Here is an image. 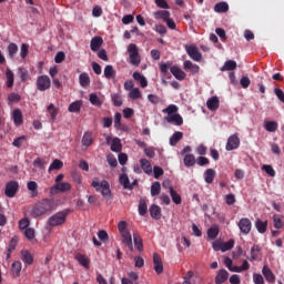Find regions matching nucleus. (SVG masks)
<instances>
[{
	"label": "nucleus",
	"instance_id": "obj_1",
	"mask_svg": "<svg viewBox=\"0 0 284 284\" xmlns=\"http://www.w3.org/2000/svg\"><path fill=\"white\" fill-rule=\"evenodd\" d=\"M163 114H166L164 118L166 123H172L173 125H182L183 116L179 114V106L176 104H170L168 108L162 110Z\"/></svg>",
	"mask_w": 284,
	"mask_h": 284
},
{
	"label": "nucleus",
	"instance_id": "obj_2",
	"mask_svg": "<svg viewBox=\"0 0 284 284\" xmlns=\"http://www.w3.org/2000/svg\"><path fill=\"white\" fill-rule=\"evenodd\" d=\"M91 185L97 192H101L102 196L106 201H110V199H112V191L110 190V182H108V180L99 181V178H94Z\"/></svg>",
	"mask_w": 284,
	"mask_h": 284
},
{
	"label": "nucleus",
	"instance_id": "obj_3",
	"mask_svg": "<svg viewBox=\"0 0 284 284\" xmlns=\"http://www.w3.org/2000/svg\"><path fill=\"white\" fill-rule=\"evenodd\" d=\"M126 52L129 53V63L131 65H141V54H139V47L135 43H130L128 45Z\"/></svg>",
	"mask_w": 284,
	"mask_h": 284
},
{
	"label": "nucleus",
	"instance_id": "obj_4",
	"mask_svg": "<svg viewBox=\"0 0 284 284\" xmlns=\"http://www.w3.org/2000/svg\"><path fill=\"white\" fill-rule=\"evenodd\" d=\"M65 219H68V213L58 212L48 219L49 227H59V225H63L65 223Z\"/></svg>",
	"mask_w": 284,
	"mask_h": 284
},
{
	"label": "nucleus",
	"instance_id": "obj_5",
	"mask_svg": "<svg viewBox=\"0 0 284 284\" xmlns=\"http://www.w3.org/2000/svg\"><path fill=\"white\" fill-rule=\"evenodd\" d=\"M36 85L40 92H45V90H50V87L52 85V80H50V77L48 75H39L37 78Z\"/></svg>",
	"mask_w": 284,
	"mask_h": 284
},
{
	"label": "nucleus",
	"instance_id": "obj_6",
	"mask_svg": "<svg viewBox=\"0 0 284 284\" xmlns=\"http://www.w3.org/2000/svg\"><path fill=\"white\" fill-rule=\"evenodd\" d=\"M237 227L244 236H247L252 232V220L248 217H242L237 222Z\"/></svg>",
	"mask_w": 284,
	"mask_h": 284
},
{
	"label": "nucleus",
	"instance_id": "obj_7",
	"mask_svg": "<svg viewBox=\"0 0 284 284\" xmlns=\"http://www.w3.org/2000/svg\"><path fill=\"white\" fill-rule=\"evenodd\" d=\"M17 192H19V182L10 181L6 184L4 194L8 199H14V196H17Z\"/></svg>",
	"mask_w": 284,
	"mask_h": 284
},
{
	"label": "nucleus",
	"instance_id": "obj_8",
	"mask_svg": "<svg viewBox=\"0 0 284 284\" xmlns=\"http://www.w3.org/2000/svg\"><path fill=\"white\" fill-rule=\"evenodd\" d=\"M240 145H241V139L239 138V133H235L227 139L225 150L227 152H232V150H239Z\"/></svg>",
	"mask_w": 284,
	"mask_h": 284
},
{
	"label": "nucleus",
	"instance_id": "obj_9",
	"mask_svg": "<svg viewBox=\"0 0 284 284\" xmlns=\"http://www.w3.org/2000/svg\"><path fill=\"white\" fill-rule=\"evenodd\" d=\"M71 190L72 185L69 182H61L51 186L50 194H59V192H70Z\"/></svg>",
	"mask_w": 284,
	"mask_h": 284
},
{
	"label": "nucleus",
	"instance_id": "obj_10",
	"mask_svg": "<svg viewBox=\"0 0 284 284\" xmlns=\"http://www.w3.org/2000/svg\"><path fill=\"white\" fill-rule=\"evenodd\" d=\"M186 54L193 60V61H201L203 59V54H201V51H199V48L194 45H187L185 47Z\"/></svg>",
	"mask_w": 284,
	"mask_h": 284
},
{
	"label": "nucleus",
	"instance_id": "obj_11",
	"mask_svg": "<svg viewBox=\"0 0 284 284\" xmlns=\"http://www.w3.org/2000/svg\"><path fill=\"white\" fill-rule=\"evenodd\" d=\"M120 236H122V243L128 246L130 252H134V245L132 244V234L130 231H126L125 233H120Z\"/></svg>",
	"mask_w": 284,
	"mask_h": 284
},
{
	"label": "nucleus",
	"instance_id": "obj_12",
	"mask_svg": "<svg viewBox=\"0 0 284 284\" xmlns=\"http://www.w3.org/2000/svg\"><path fill=\"white\" fill-rule=\"evenodd\" d=\"M153 265L156 274H163V261L161 260V255H159V253L153 254Z\"/></svg>",
	"mask_w": 284,
	"mask_h": 284
},
{
	"label": "nucleus",
	"instance_id": "obj_13",
	"mask_svg": "<svg viewBox=\"0 0 284 284\" xmlns=\"http://www.w3.org/2000/svg\"><path fill=\"white\" fill-rule=\"evenodd\" d=\"M120 185H123L124 190H132L134 187V184L136 183V180L133 183H130V178L128 174L122 173L119 178Z\"/></svg>",
	"mask_w": 284,
	"mask_h": 284
},
{
	"label": "nucleus",
	"instance_id": "obj_14",
	"mask_svg": "<svg viewBox=\"0 0 284 284\" xmlns=\"http://www.w3.org/2000/svg\"><path fill=\"white\" fill-rule=\"evenodd\" d=\"M262 274H263L264 278L267 281V283H274V281H276V276L274 275L272 270L270 267H267V265L263 266Z\"/></svg>",
	"mask_w": 284,
	"mask_h": 284
},
{
	"label": "nucleus",
	"instance_id": "obj_15",
	"mask_svg": "<svg viewBox=\"0 0 284 284\" xmlns=\"http://www.w3.org/2000/svg\"><path fill=\"white\" fill-rule=\"evenodd\" d=\"M184 70H189L191 74H199L201 68L197 64L192 63L190 60H185L183 63Z\"/></svg>",
	"mask_w": 284,
	"mask_h": 284
},
{
	"label": "nucleus",
	"instance_id": "obj_16",
	"mask_svg": "<svg viewBox=\"0 0 284 284\" xmlns=\"http://www.w3.org/2000/svg\"><path fill=\"white\" fill-rule=\"evenodd\" d=\"M89 101L91 103V105H95V108H101L103 105V97L100 98L97 93H91L89 95Z\"/></svg>",
	"mask_w": 284,
	"mask_h": 284
},
{
	"label": "nucleus",
	"instance_id": "obj_17",
	"mask_svg": "<svg viewBox=\"0 0 284 284\" xmlns=\"http://www.w3.org/2000/svg\"><path fill=\"white\" fill-rule=\"evenodd\" d=\"M171 74L178 79V81H183L185 79V73L182 68L176 65L171 67Z\"/></svg>",
	"mask_w": 284,
	"mask_h": 284
},
{
	"label": "nucleus",
	"instance_id": "obj_18",
	"mask_svg": "<svg viewBox=\"0 0 284 284\" xmlns=\"http://www.w3.org/2000/svg\"><path fill=\"white\" fill-rule=\"evenodd\" d=\"M12 119H13V123H14V125H17V128H19V125H22L23 124V113H21V110H19V109L13 110Z\"/></svg>",
	"mask_w": 284,
	"mask_h": 284
},
{
	"label": "nucleus",
	"instance_id": "obj_19",
	"mask_svg": "<svg viewBox=\"0 0 284 284\" xmlns=\"http://www.w3.org/2000/svg\"><path fill=\"white\" fill-rule=\"evenodd\" d=\"M230 276V273L225 271V268H222L217 272L215 276V283L216 284H223L224 282L227 281V277Z\"/></svg>",
	"mask_w": 284,
	"mask_h": 284
},
{
	"label": "nucleus",
	"instance_id": "obj_20",
	"mask_svg": "<svg viewBox=\"0 0 284 284\" xmlns=\"http://www.w3.org/2000/svg\"><path fill=\"white\" fill-rule=\"evenodd\" d=\"M39 205L44 210L45 213L52 212L54 210V201L53 200H42Z\"/></svg>",
	"mask_w": 284,
	"mask_h": 284
},
{
	"label": "nucleus",
	"instance_id": "obj_21",
	"mask_svg": "<svg viewBox=\"0 0 284 284\" xmlns=\"http://www.w3.org/2000/svg\"><path fill=\"white\" fill-rule=\"evenodd\" d=\"M220 105L219 97H212L206 101V108L211 110V112L216 111Z\"/></svg>",
	"mask_w": 284,
	"mask_h": 284
},
{
	"label": "nucleus",
	"instance_id": "obj_22",
	"mask_svg": "<svg viewBox=\"0 0 284 284\" xmlns=\"http://www.w3.org/2000/svg\"><path fill=\"white\" fill-rule=\"evenodd\" d=\"M47 112L50 115L51 121H57V116H59V108L54 106L53 103H50L47 106Z\"/></svg>",
	"mask_w": 284,
	"mask_h": 284
},
{
	"label": "nucleus",
	"instance_id": "obj_23",
	"mask_svg": "<svg viewBox=\"0 0 284 284\" xmlns=\"http://www.w3.org/2000/svg\"><path fill=\"white\" fill-rule=\"evenodd\" d=\"M215 176H216V171H214V169H207L204 172V181H205V183H207L209 185L214 183Z\"/></svg>",
	"mask_w": 284,
	"mask_h": 284
},
{
	"label": "nucleus",
	"instance_id": "obj_24",
	"mask_svg": "<svg viewBox=\"0 0 284 284\" xmlns=\"http://www.w3.org/2000/svg\"><path fill=\"white\" fill-rule=\"evenodd\" d=\"M101 45H103V38L94 37L91 39L90 48L93 52H97Z\"/></svg>",
	"mask_w": 284,
	"mask_h": 284
},
{
	"label": "nucleus",
	"instance_id": "obj_25",
	"mask_svg": "<svg viewBox=\"0 0 284 284\" xmlns=\"http://www.w3.org/2000/svg\"><path fill=\"white\" fill-rule=\"evenodd\" d=\"M140 165L145 174H152V163L148 159H141Z\"/></svg>",
	"mask_w": 284,
	"mask_h": 284
},
{
	"label": "nucleus",
	"instance_id": "obj_26",
	"mask_svg": "<svg viewBox=\"0 0 284 284\" xmlns=\"http://www.w3.org/2000/svg\"><path fill=\"white\" fill-rule=\"evenodd\" d=\"M255 227L258 234H265V232H267V221L263 222L261 219H257L255 221Z\"/></svg>",
	"mask_w": 284,
	"mask_h": 284
},
{
	"label": "nucleus",
	"instance_id": "obj_27",
	"mask_svg": "<svg viewBox=\"0 0 284 284\" xmlns=\"http://www.w3.org/2000/svg\"><path fill=\"white\" fill-rule=\"evenodd\" d=\"M182 139H183V132L178 131V132H174V133L171 135V138H170V140H169V143H170V145H171L172 148H174V146L179 143V141H181Z\"/></svg>",
	"mask_w": 284,
	"mask_h": 284
},
{
	"label": "nucleus",
	"instance_id": "obj_28",
	"mask_svg": "<svg viewBox=\"0 0 284 284\" xmlns=\"http://www.w3.org/2000/svg\"><path fill=\"white\" fill-rule=\"evenodd\" d=\"M219 232H221V230L219 229L217 224H213L206 232L207 237L211 241H214V239H216V236H219Z\"/></svg>",
	"mask_w": 284,
	"mask_h": 284
},
{
	"label": "nucleus",
	"instance_id": "obj_29",
	"mask_svg": "<svg viewBox=\"0 0 284 284\" xmlns=\"http://www.w3.org/2000/svg\"><path fill=\"white\" fill-rule=\"evenodd\" d=\"M75 260L78 261V263H80V265H82V267H85L87 270L90 267V258H88V256L78 253L75 255Z\"/></svg>",
	"mask_w": 284,
	"mask_h": 284
},
{
	"label": "nucleus",
	"instance_id": "obj_30",
	"mask_svg": "<svg viewBox=\"0 0 284 284\" xmlns=\"http://www.w3.org/2000/svg\"><path fill=\"white\" fill-rule=\"evenodd\" d=\"M150 214L152 219H155V221H159V219H161V207L156 204L151 205Z\"/></svg>",
	"mask_w": 284,
	"mask_h": 284
},
{
	"label": "nucleus",
	"instance_id": "obj_31",
	"mask_svg": "<svg viewBox=\"0 0 284 284\" xmlns=\"http://www.w3.org/2000/svg\"><path fill=\"white\" fill-rule=\"evenodd\" d=\"M185 168H194L196 165V158L194 154H186L183 159Z\"/></svg>",
	"mask_w": 284,
	"mask_h": 284
},
{
	"label": "nucleus",
	"instance_id": "obj_32",
	"mask_svg": "<svg viewBox=\"0 0 284 284\" xmlns=\"http://www.w3.org/2000/svg\"><path fill=\"white\" fill-rule=\"evenodd\" d=\"M133 243L138 252H143V240L141 239L140 234H133Z\"/></svg>",
	"mask_w": 284,
	"mask_h": 284
},
{
	"label": "nucleus",
	"instance_id": "obj_33",
	"mask_svg": "<svg viewBox=\"0 0 284 284\" xmlns=\"http://www.w3.org/2000/svg\"><path fill=\"white\" fill-rule=\"evenodd\" d=\"M232 70H236V61L234 60L226 61L221 68V72H230Z\"/></svg>",
	"mask_w": 284,
	"mask_h": 284
},
{
	"label": "nucleus",
	"instance_id": "obj_34",
	"mask_svg": "<svg viewBox=\"0 0 284 284\" xmlns=\"http://www.w3.org/2000/svg\"><path fill=\"white\" fill-rule=\"evenodd\" d=\"M138 210L140 216H145V214H148V202L145 199H140Z\"/></svg>",
	"mask_w": 284,
	"mask_h": 284
},
{
	"label": "nucleus",
	"instance_id": "obj_35",
	"mask_svg": "<svg viewBox=\"0 0 284 284\" xmlns=\"http://www.w3.org/2000/svg\"><path fill=\"white\" fill-rule=\"evenodd\" d=\"M79 83L81 88H88L90 85V75L85 72L79 75Z\"/></svg>",
	"mask_w": 284,
	"mask_h": 284
},
{
	"label": "nucleus",
	"instance_id": "obj_36",
	"mask_svg": "<svg viewBox=\"0 0 284 284\" xmlns=\"http://www.w3.org/2000/svg\"><path fill=\"white\" fill-rule=\"evenodd\" d=\"M230 10V4L227 2H219L214 6V12L224 13Z\"/></svg>",
	"mask_w": 284,
	"mask_h": 284
},
{
	"label": "nucleus",
	"instance_id": "obj_37",
	"mask_svg": "<svg viewBox=\"0 0 284 284\" xmlns=\"http://www.w3.org/2000/svg\"><path fill=\"white\" fill-rule=\"evenodd\" d=\"M82 105H83V102L81 100H78V101L72 102L69 105L68 110H69V112L78 113V112H81Z\"/></svg>",
	"mask_w": 284,
	"mask_h": 284
},
{
	"label": "nucleus",
	"instance_id": "obj_38",
	"mask_svg": "<svg viewBox=\"0 0 284 284\" xmlns=\"http://www.w3.org/2000/svg\"><path fill=\"white\" fill-rule=\"evenodd\" d=\"M6 77H7V88H12V85H14V72H12L10 68H7Z\"/></svg>",
	"mask_w": 284,
	"mask_h": 284
},
{
	"label": "nucleus",
	"instance_id": "obj_39",
	"mask_svg": "<svg viewBox=\"0 0 284 284\" xmlns=\"http://www.w3.org/2000/svg\"><path fill=\"white\" fill-rule=\"evenodd\" d=\"M8 54H9V59H14V57L17 55V52H19V45H17V43H9L8 45Z\"/></svg>",
	"mask_w": 284,
	"mask_h": 284
},
{
	"label": "nucleus",
	"instance_id": "obj_40",
	"mask_svg": "<svg viewBox=\"0 0 284 284\" xmlns=\"http://www.w3.org/2000/svg\"><path fill=\"white\" fill-rule=\"evenodd\" d=\"M104 77L105 79H115L116 78V71H114V67L112 65H106L104 68Z\"/></svg>",
	"mask_w": 284,
	"mask_h": 284
},
{
	"label": "nucleus",
	"instance_id": "obj_41",
	"mask_svg": "<svg viewBox=\"0 0 284 284\" xmlns=\"http://www.w3.org/2000/svg\"><path fill=\"white\" fill-rule=\"evenodd\" d=\"M21 256L23 263L27 265H32V263H34V257H32V254H30L28 251H21Z\"/></svg>",
	"mask_w": 284,
	"mask_h": 284
},
{
	"label": "nucleus",
	"instance_id": "obj_42",
	"mask_svg": "<svg viewBox=\"0 0 284 284\" xmlns=\"http://www.w3.org/2000/svg\"><path fill=\"white\" fill-rule=\"evenodd\" d=\"M154 19H163L164 21L170 19V11L168 10H160V11H155L153 13Z\"/></svg>",
	"mask_w": 284,
	"mask_h": 284
},
{
	"label": "nucleus",
	"instance_id": "obj_43",
	"mask_svg": "<svg viewBox=\"0 0 284 284\" xmlns=\"http://www.w3.org/2000/svg\"><path fill=\"white\" fill-rule=\"evenodd\" d=\"M123 145L121 144V139L114 138L111 143V151L112 152H121Z\"/></svg>",
	"mask_w": 284,
	"mask_h": 284
},
{
	"label": "nucleus",
	"instance_id": "obj_44",
	"mask_svg": "<svg viewBox=\"0 0 284 284\" xmlns=\"http://www.w3.org/2000/svg\"><path fill=\"white\" fill-rule=\"evenodd\" d=\"M27 187L29 190V192H31L32 196H37V194H39V184H37V182L34 181H30L27 184Z\"/></svg>",
	"mask_w": 284,
	"mask_h": 284
},
{
	"label": "nucleus",
	"instance_id": "obj_45",
	"mask_svg": "<svg viewBox=\"0 0 284 284\" xmlns=\"http://www.w3.org/2000/svg\"><path fill=\"white\" fill-rule=\"evenodd\" d=\"M22 265L19 261H14L11 265V272L13 276H19L21 274Z\"/></svg>",
	"mask_w": 284,
	"mask_h": 284
},
{
	"label": "nucleus",
	"instance_id": "obj_46",
	"mask_svg": "<svg viewBox=\"0 0 284 284\" xmlns=\"http://www.w3.org/2000/svg\"><path fill=\"white\" fill-rule=\"evenodd\" d=\"M266 132H276L278 130V123L276 121H268L264 124Z\"/></svg>",
	"mask_w": 284,
	"mask_h": 284
},
{
	"label": "nucleus",
	"instance_id": "obj_47",
	"mask_svg": "<svg viewBox=\"0 0 284 284\" xmlns=\"http://www.w3.org/2000/svg\"><path fill=\"white\" fill-rule=\"evenodd\" d=\"M161 194V182H153L151 185V196H159Z\"/></svg>",
	"mask_w": 284,
	"mask_h": 284
},
{
	"label": "nucleus",
	"instance_id": "obj_48",
	"mask_svg": "<svg viewBox=\"0 0 284 284\" xmlns=\"http://www.w3.org/2000/svg\"><path fill=\"white\" fill-rule=\"evenodd\" d=\"M170 194L173 203H175V205H181V195L174 191V187H170Z\"/></svg>",
	"mask_w": 284,
	"mask_h": 284
},
{
	"label": "nucleus",
	"instance_id": "obj_49",
	"mask_svg": "<svg viewBox=\"0 0 284 284\" xmlns=\"http://www.w3.org/2000/svg\"><path fill=\"white\" fill-rule=\"evenodd\" d=\"M91 144H92V133L85 132L82 136V145H84L85 148H90Z\"/></svg>",
	"mask_w": 284,
	"mask_h": 284
},
{
	"label": "nucleus",
	"instance_id": "obj_50",
	"mask_svg": "<svg viewBox=\"0 0 284 284\" xmlns=\"http://www.w3.org/2000/svg\"><path fill=\"white\" fill-rule=\"evenodd\" d=\"M260 256H261V247L252 246L251 247V261H258Z\"/></svg>",
	"mask_w": 284,
	"mask_h": 284
},
{
	"label": "nucleus",
	"instance_id": "obj_51",
	"mask_svg": "<svg viewBox=\"0 0 284 284\" xmlns=\"http://www.w3.org/2000/svg\"><path fill=\"white\" fill-rule=\"evenodd\" d=\"M19 245V236L14 235L9 243L8 252H14Z\"/></svg>",
	"mask_w": 284,
	"mask_h": 284
},
{
	"label": "nucleus",
	"instance_id": "obj_52",
	"mask_svg": "<svg viewBox=\"0 0 284 284\" xmlns=\"http://www.w3.org/2000/svg\"><path fill=\"white\" fill-rule=\"evenodd\" d=\"M32 216L38 217V216H43V214H47L43 210L42 206H40L39 204H37L31 212Z\"/></svg>",
	"mask_w": 284,
	"mask_h": 284
},
{
	"label": "nucleus",
	"instance_id": "obj_53",
	"mask_svg": "<svg viewBox=\"0 0 284 284\" xmlns=\"http://www.w3.org/2000/svg\"><path fill=\"white\" fill-rule=\"evenodd\" d=\"M45 165H48V162L45 160H41L40 158L33 161V166L38 168V170H45Z\"/></svg>",
	"mask_w": 284,
	"mask_h": 284
},
{
	"label": "nucleus",
	"instance_id": "obj_54",
	"mask_svg": "<svg viewBox=\"0 0 284 284\" xmlns=\"http://www.w3.org/2000/svg\"><path fill=\"white\" fill-rule=\"evenodd\" d=\"M283 225L284 223L281 216L273 215V226L275 227V230H282Z\"/></svg>",
	"mask_w": 284,
	"mask_h": 284
},
{
	"label": "nucleus",
	"instance_id": "obj_55",
	"mask_svg": "<svg viewBox=\"0 0 284 284\" xmlns=\"http://www.w3.org/2000/svg\"><path fill=\"white\" fill-rule=\"evenodd\" d=\"M18 72L22 82L30 81V73H28V70L18 68Z\"/></svg>",
	"mask_w": 284,
	"mask_h": 284
},
{
	"label": "nucleus",
	"instance_id": "obj_56",
	"mask_svg": "<svg viewBox=\"0 0 284 284\" xmlns=\"http://www.w3.org/2000/svg\"><path fill=\"white\" fill-rule=\"evenodd\" d=\"M111 100L115 108H121L123 105V100L121 99V95L114 93L111 95Z\"/></svg>",
	"mask_w": 284,
	"mask_h": 284
},
{
	"label": "nucleus",
	"instance_id": "obj_57",
	"mask_svg": "<svg viewBox=\"0 0 284 284\" xmlns=\"http://www.w3.org/2000/svg\"><path fill=\"white\" fill-rule=\"evenodd\" d=\"M63 168V162L61 160H54L50 166H49V172H52V170H61Z\"/></svg>",
	"mask_w": 284,
	"mask_h": 284
},
{
	"label": "nucleus",
	"instance_id": "obj_58",
	"mask_svg": "<svg viewBox=\"0 0 284 284\" xmlns=\"http://www.w3.org/2000/svg\"><path fill=\"white\" fill-rule=\"evenodd\" d=\"M114 128L116 130H125V128H123L121 124V113L119 112L114 114Z\"/></svg>",
	"mask_w": 284,
	"mask_h": 284
},
{
	"label": "nucleus",
	"instance_id": "obj_59",
	"mask_svg": "<svg viewBox=\"0 0 284 284\" xmlns=\"http://www.w3.org/2000/svg\"><path fill=\"white\" fill-rule=\"evenodd\" d=\"M141 90L139 88H133L131 91H129V98L130 99H141Z\"/></svg>",
	"mask_w": 284,
	"mask_h": 284
},
{
	"label": "nucleus",
	"instance_id": "obj_60",
	"mask_svg": "<svg viewBox=\"0 0 284 284\" xmlns=\"http://www.w3.org/2000/svg\"><path fill=\"white\" fill-rule=\"evenodd\" d=\"M30 227V220L27 217L19 221V230L23 232V230H28Z\"/></svg>",
	"mask_w": 284,
	"mask_h": 284
},
{
	"label": "nucleus",
	"instance_id": "obj_61",
	"mask_svg": "<svg viewBox=\"0 0 284 284\" xmlns=\"http://www.w3.org/2000/svg\"><path fill=\"white\" fill-rule=\"evenodd\" d=\"M234 247V240L222 242V252H230Z\"/></svg>",
	"mask_w": 284,
	"mask_h": 284
},
{
	"label": "nucleus",
	"instance_id": "obj_62",
	"mask_svg": "<svg viewBox=\"0 0 284 284\" xmlns=\"http://www.w3.org/2000/svg\"><path fill=\"white\" fill-rule=\"evenodd\" d=\"M106 161L109 163V165L111 168H116V165H119V162L116 161V158L114 156V154L110 153L108 156H106Z\"/></svg>",
	"mask_w": 284,
	"mask_h": 284
},
{
	"label": "nucleus",
	"instance_id": "obj_63",
	"mask_svg": "<svg viewBox=\"0 0 284 284\" xmlns=\"http://www.w3.org/2000/svg\"><path fill=\"white\" fill-rule=\"evenodd\" d=\"M30 50V45L27 43H22L21 44V49H20V57L21 59H26V57H28V52Z\"/></svg>",
	"mask_w": 284,
	"mask_h": 284
},
{
	"label": "nucleus",
	"instance_id": "obj_64",
	"mask_svg": "<svg viewBox=\"0 0 284 284\" xmlns=\"http://www.w3.org/2000/svg\"><path fill=\"white\" fill-rule=\"evenodd\" d=\"M118 230H119L120 234H123L125 232H130V230H128V222L120 221L119 224H118Z\"/></svg>",
	"mask_w": 284,
	"mask_h": 284
}]
</instances>
